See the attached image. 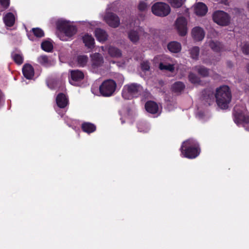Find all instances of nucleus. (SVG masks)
<instances>
[{
  "label": "nucleus",
  "mask_w": 249,
  "mask_h": 249,
  "mask_svg": "<svg viewBox=\"0 0 249 249\" xmlns=\"http://www.w3.org/2000/svg\"><path fill=\"white\" fill-rule=\"evenodd\" d=\"M180 151L181 157L193 159L199 155L201 148L199 143L196 140L189 139L182 143Z\"/></svg>",
  "instance_id": "nucleus-1"
},
{
  "label": "nucleus",
  "mask_w": 249,
  "mask_h": 249,
  "mask_svg": "<svg viewBox=\"0 0 249 249\" xmlns=\"http://www.w3.org/2000/svg\"><path fill=\"white\" fill-rule=\"evenodd\" d=\"M217 106L221 109L228 108L231 100V93L228 86L223 85L216 89L214 95Z\"/></svg>",
  "instance_id": "nucleus-2"
},
{
  "label": "nucleus",
  "mask_w": 249,
  "mask_h": 249,
  "mask_svg": "<svg viewBox=\"0 0 249 249\" xmlns=\"http://www.w3.org/2000/svg\"><path fill=\"white\" fill-rule=\"evenodd\" d=\"M143 90L142 87L136 83L126 84L123 87L122 95L125 100H131L141 95Z\"/></svg>",
  "instance_id": "nucleus-3"
},
{
  "label": "nucleus",
  "mask_w": 249,
  "mask_h": 249,
  "mask_svg": "<svg viewBox=\"0 0 249 249\" xmlns=\"http://www.w3.org/2000/svg\"><path fill=\"white\" fill-rule=\"evenodd\" d=\"M117 87L116 82L112 79H107L103 82L99 87V91L104 97H109L114 93Z\"/></svg>",
  "instance_id": "nucleus-4"
},
{
  "label": "nucleus",
  "mask_w": 249,
  "mask_h": 249,
  "mask_svg": "<svg viewBox=\"0 0 249 249\" xmlns=\"http://www.w3.org/2000/svg\"><path fill=\"white\" fill-rule=\"evenodd\" d=\"M56 28L69 37L74 36L77 31L76 26L71 25L69 22L65 20H58L56 22Z\"/></svg>",
  "instance_id": "nucleus-5"
},
{
  "label": "nucleus",
  "mask_w": 249,
  "mask_h": 249,
  "mask_svg": "<svg viewBox=\"0 0 249 249\" xmlns=\"http://www.w3.org/2000/svg\"><path fill=\"white\" fill-rule=\"evenodd\" d=\"M213 19L215 23L221 26H228L231 22L230 16L221 10L216 11L213 13Z\"/></svg>",
  "instance_id": "nucleus-6"
},
{
  "label": "nucleus",
  "mask_w": 249,
  "mask_h": 249,
  "mask_svg": "<svg viewBox=\"0 0 249 249\" xmlns=\"http://www.w3.org/2000/svg\"><path fill=\"white\" fill-rule=\"evenodd\" d=\"M171 9L169 5L165 3L156 2L152 6V12L156 16L165 17L170 12Z\"/></svg>",
  "instance_id": "nucleus-7"
},
{
  "label": "nucleus",
  "mask_w": 249,
  "mask_h": 249,
  "mask_svg": "<svg viewBox=\"0 0 249 249\" xmlns=\"http://www.w3.org/2000/svg\"><path fill=\"white\" fill-rule=\"evenodd\" d=\"M234 121L236 124H249V116L239 109V107L236 105L233 108Z\"/></svg>",
  "instance_id": "nucleus-8"
},
{
  "label": "nucleus",
  "mask_w": 249,
  "mask_h": 249,
  "mask_svg": "<svg viewBox=\"0 0 249 249\" xmlns=\"http://www.w3.org/2000/svg\"><path fill=\"white\" fill-rule=\"evenodd\" d=\"M104 20L108 26L113 28L118 27L120 24L119 17L112 12L107 13L104 17Z\"/></svg>",
  "instance_id": "nucleus-9"
},
{
  "label": "nucleus",
  "mask_w": 249,
  "mask_h": 249,
  "mask_svg": "<svg viewBox=\"0 0 249 249\" xmlns=\"http://www.w3.org/2000/svg\"><path fill=\"white\" fill-rule=\"evenodd\" d=\"M187 21L183 17L178 18L176 21V26L178 34L180 36H185L187 33Z\"/></svg>",
  "instance_id": "nucleus-10"
},
{
  "label": "nucleus",
  "mask_w": 249,
  "mask_h": 249,
  "mask_svg": "<svg viewBox=\"0 0 249 249\" xmlns=\"http://www.w3.org/2000/svg\"><path fill=\"white\" fill-rule=\"evenodd\" d=\"M55 102L57 106L60 108L64 109L66 108L69 104V100L68 97L63 93H59L55 99Z\"/></svg>",
  "instance_id": "nucleus-11"
},
{
  "label": "nucleus",
  "mask_w": 249,
  "mask_h": 249,
  "mask_svg": "<svg viewBox=\"0 0 249 249\" xmlns=\"http://www.w3.org/2000/svg\"><path fill=\"white\" fill-rule=\"evenodd\" d=\"M84 78V73L80 70L71 71V79L70 82L71 85H75L76 82L82 81Z\"/></svg>",
  "instance_id": "nucleus-12"
},
{
  "label": "nucleus",
  "mask_w": 249,
  "mask_h": 249,
  "mask_svg": "<svg viewBox=\"0 0 249 249\" xmlns=\"http://www.w3.org/2000/svg\"><path fill=\"white\" fill-rule=\"evenodd\" d=\"M192 35L195 40L199 41L204 38L205 32L202 28L196 27L192 29Z\"/></svg>",
  "instance_id": "nucleus-13"
},
{
  "label": "nucleus",
  "mask_w": 249,
  "mask_h": 249,
  "mask_svg": "<svg viewBox=\"0 0 249 249\" xmlns=\"http://www.w3.org/2000/svg\"><path fill=\"white\" fill-rule=\"evenodd\" d=\"M91 65L93 68L100 67L104 63V59L99 53H94L91 55Z\"/></svg>",
  "instance_id": "nucleus-14"
},
{
  "label": "nucleus",
  "mask_w": 249,
  "mask_h": 249,
  "mask_svg": "<svg viewBox=\"0 0 249 249\" xmlns=\"http://www.w3.org/2000/svg\"><path fill=\"white\" fill-rule=\"evenodd\" d=\"M22 73L26 79H31L34 76V69L31 64H25L22 68Z\"/></svg>",
  "instance_id": "nucleus-15"
},
{
  "label": "nucleus",
  "mask_w": 249,
  "mask_h": 249,
  "mask_svg": "<svg viewBox=\"0 0 249 249\" xmlns=\"http://www.w3.org/2000/svg\"><path fill=\"white\" fill-rule=\"evenodd\" d=\"M145 108L148 112L153 114L157 113L159 110L158 104L153 101H147L145 104Z\"/></svg>",
  "instance_id": "nucleus-16"
},
{
  "label": "nucleus",
  "mask_w": 249,
  "mask_h": 249,
  "mask_svg": "<svg viewBox=\"0 0 249 249\" xmlns=\"http://www.w3.org/2000/svg\"><path fill=\"white\" fill-rule=\"evenodd\" d=\"M207 12V6L202 2L197 3L195 7V12L197 16H203L206 14Z\"/></svg>",
  "instance_id": "nucleus-17"
},
{
  "label": "nucleus",
  "mask_w": 249,
  "mask_h": 249,
  "mask_svg": "<svg viewBox=\"0 0 249 249\" xmlns=\"http://www.w3.org/2000/svg\"><path fill=\"white\" fill-rule=\"evenodd\" d=\"M214 95L215 94H214L213 92L211 89H205L203 90L202 92V100L208 103L210 105L211 102L214 100Z\"/></svg>",
  "instance_id": "nucleus-18"
},
{
  "label": "nucleus",
  "mask_w": 249,
  "mask_h": 249,
  "mask_svg": "<svg viewBox=\"0 0 249 249\" xmlns=\"http://www.w3.org/2000/svg\"><path fill=\"white\" fill-rule=\"evenodd\" d=\"M81 129L83 132L88 134H90L95 131L96 126L92 123L89 122H84L81 124Z\"/></svg>",
  "instance_id": "nucleus-19"
},
{
  "label": "nucleus",
  "mask_w": 249,
  "mask_h": 249,
  "mask_svg": "<svg viewBox=\"0 0 249 249\" xmlns=\"http://www.w3.org/2000/svg\"><path fill=\"white\" fill-rule=\"evenodd\" d=\"M95 36L97 39L100 42L106 41L108 37L107 32L101 28L96 29L95 30Z\"/></svg>",
  "instance_id": "nucleus-20"
},
{
  "label": "nucleus",
  "mask_w": 249,
  "mask_h": 249,
  "mask_svg": "<svg viewBox=\"0 0 249 249\" xmlns=\"http://www.w3.org/2000/svg\"><path fill=\"white\" fill-rule=\"evenodd\" d=\"M169 51L173 53H178L181 50V45L177 41H171L167 45Z\"/></svg>",
  "instance_id": "nucleus-21"
},
{
  "label": "nucleus",
  "mask_w": 249,
  "mask_h": 249,
  "mask_svg": "<svg viewBox=\"0 0 249 249\" xmlns=\"http://www.w3.org/2000/svg\"><path fill=\"white\" fill-rule=\"evenodd\" d=\"M3 21L6 26L9 27L13 26L15 22L14 15L11 12L7 13L3 17Z\"/></svg>",
  "instance_id": "nucleus-22"
},
{
  "label": "nucleus",
  "mask_w": 249,
  "mask_h": 249,
  "mask_svg": "<svg viewBox=\"0 0 249 249\" xmlns=\"http://www.w3.org/2000/svg\"><path fill=\"white\" fill-rule=\"evenodd\" d=\"M83 41L85 45L88 48H93L94 45V39L89 34H86L83 36Z\"/></svg>",
  "instance_id": "nucleus-23"
},
{
  "label": "nucleus",
  "mask_w": 249,
  "mask_h": 249,
  "mask_svg": "<svg viewBox=\"0 0 249 249\" xmlns=\"http://www.w3.org/2000/svg\"><path fill=\"white\" fill-rule=\"evenodd\" d=\"M185 86L184 83L180 81L176 82L171 87L172 91L176 93H180L185 89Z\"/></svg>",
  "instance_id": "nucleus-24"
},
{
  "label": "nucleus",
  "mask_w": 249,
  "mask_h": 249,
  "mask_svg": "<svg viewBox=\"0 0 249 249\" xmlns=\"http://www.w3.org/2000/svg\"><path fill=\"white\" fill-rule=\"evenodd\" d=\"M209 45L214 52L219 53L224 50L223 45L220 42L212 40L210 42Z\"/></svg>",
  "instance_id": "nucleus-25"
},
{
  "label": "nucleus",
  "mask_w": 249,
  "mask_h": 249,
  "mask_svg": "<svg viewBox=\"0 0 249 249\" xmlns=\"http://www.w3.org/2000/svg\"><path fill=\"white\" fill-rule=\"evenodd\" d=\"M108 53L112 57H120L122 56V51L118 48L114 46H109L108 49Z\"/></svg>",
  "instance_id": "nucleus-26"
},
{
  "label": "nucleus",
  "mask_w": 249,
  "mask_h": 249,
  "mask_svg": "<svg viewBox=\"0 0 249 249\" xmlns=\"http://www.w3.org/2000/svg\"><path fill=\"white\" fill-rule=\"evenodd\" d=\"M195 70L203 77H206L209 75L210 70L203 66H196Z\"/></svg>",
  "instance_id": "nucleus-27"
},
{
  "label": "nucleus",
  "mask_w": 249,
  "mask_h": 249,
  "mask_svg": "<svg viewBox=\"0 0 249 249\" xmlns=\"http://www.w3.org/2000/svg\"><path fill=\"white\" fill-rule=\"evenodd\" d=\"M128 37L130 40L134 44L137 43L140 39L139 33L134 30H131L128 32Z\"/></svg>",
  "instance_id": "nucleus-28"
},
{
  "label": "nucleus",
  "mask_w": 249,
  "mask_h": 249,
  "mask_svg": "<svg viewBox=\"0 0 249 249\" xmlns=\"http://www.w3.org/2000/svg\"><path fill=\"white\" fill-rule=\"evenodd\" d=\"M89 60V58L86 55H79L76 57V61L79 67H85Z\"/></svg>",
  "instance_id": "nucleus-29"
},
{
  "label": "nucleus",
  "mask_w": 249,
  "mask_h": 249,
  "mask_svg": "<svg viewBox=\"0 0 249 249\" xmlns=\"http://www.w3.org/2000/svg\"><path fill=\"white\" fill-rule=\"evenodd\" d=\"M199 48L197 46H194L191 48L189 50L190 57L195 60H198L199 54Z\"/></svg>",
  "instance_id": "nucleus-30"
},
{
  "label": "nucleus",
  "mask_w": 249,
  "mask_h": 249,
  "mask_svg": "<svg viewBox=\"0 0 249 249\" xmlns=\"http://www.w3.org/2000/svg\"><path fill=\"white\" fill-rule=\"evenodd\" d=\"M11 57L14 61L18 65H21L23 62V56L21 54L12 53Z\"/></svg>",
  "instance_id": "nucleus-31"
},
{
  "label": "nucleus",
  "mask_w": 249,
  "mask_h": 249,
  "mask_svg": "<svg viewBox=\"0 0 249 249\" xmlns=\"http://www.w3.org/2000/svg\"><path fill=\"white\" fill-rule=\"evenodd\" d=\"M38 62L44 66H48L51 64V61L48 56L42 55L37 58Z\"/></svg>",
  "instance_id": "nucleus-32"
},
{
  "label": "nucleus",
  "mask_w": 249,
  "mask_h": 249,
  "mask_svg": "<svg viewBox=\"0 0 249 249\" xmlns=\"http://www.w3.org/2000/svg\"><path fill=\"white\" fill-rule=\"evenodd\" d=\"M43 50L47 52H51L53 49L52 43L49 41H43L41 44Z\"/></svg>",
  "instance_id": "nucleus-33"
},
{
  "label": "nucleus",
  "mask_w": 249,
  "mask_h": 249,
  "mask_svg": "<svg viewBox=\"0 0 249 249\" xmlns=\"http://www.w3.org/2000/svg\"><path fill=\"white\" fill-rule=\"evenodd\" d=\"M188 79L189 81L194 84H200L201 80L200 78L196 74L193 72H190L188 75Z\"/></svg>",
  "instance_id": "nucleus-34"
},
{
  "label": "nucleus",
  "mask_w": 249,
  "mask_h": 249,
  "mask_svg": "<svg viewBox=\"0 0 249 249\" xmlns=\"http://www.w3.org/2000/svg\"><path fill=\"white\" fill-rule=\"evenodd\" d=\"M32 33L33 35L38 38H41L44 36V31L39 28H34L30 31V34Z\"/></svg>",
  "instance_id": "nucleus-35"
},
{
  "label": "nucleus",
  "mask_w": 249,
  "mask_h": 249,
  "mask_svg": "<svg viewBox=\"0 0 249 249\" xmlns=\"http://www.w3.org/2000/svg\"><path fill=\"white\" fill-rule=\"evenodd\" d=\"M167 1L174 8H179L183 4L182 0H167Z\"/></svg>",
  "instance_id": "nucleus-36"
},
{
  "label": "nucleus",
  "mask_w": 249,
  "mask_h": 249,
  "mask_svg": "<svg viewBox=\"0 0 249 249\" xmlns=\"http://www.w3.org/2000/svg\"><path fill=\"white\" fill-rule=\"evenodd\" d=\"M10 5V0H0V12L7 9Z\"/></svg>",
  "instance_id": "nucleus-37"
},
{
  "label": "nucleus",
  "mask_w": 249,
  "mask_h": 249,
  "mask_svg": "<svg viewBox=\"0 0 249 249\" xmlns=\"http://www.w3.org/2000/svg\"><path fill=\"white\" fill-rule=\"evenodd\" d=\"M159 68L161 70H167L170 71H173L174 70V67L173 65H164L162 63L160 64Z\"/></svg>",
  "instance_id": "nucleus-38"
},
{
  "label": "nucleus",
  "mask_w": 249,
  "mask_h": 249,
  "mask_svg": "<svg viewBox=\"0 0 249 249\" xmlns=\"http://www.w3.org/2000/svg\"><path fill=\"white\" fill-rule=\"evenodd\" d=\"M141 69L143 71H147L150 69L149 63L148 61H143L141 63Z\"/></svg>",
  "instance_id": "nucleus-39"
},
{
  "label": "nucleus",
  "mask_w": 249,
  "mask_h": 249,
  "mask_svg": "<svg viewBox=\"0 0 249 249\" xmlns=\"http://www.w3.org/2000/svg\"><path fill=\"white\" fill-rule=\"evenodd\" d=\"M243 53L245 54H249V43H245L242 48Z\"/></svg>",
  "instance_id": "nucleus-40"
},
{
  "label": "nucleus",
  "mask_w": 249,
  "mask_h": 249,
  "mask_svg": "<svg viewBox=\"0 0 249 249\" xmlns=\"http://www.w3.org/2000/svg\"><path fill=\"white\" fill-rule=\"evenodd\" d=\"M147 5L144 2H141L138 5V9L140 11H143L146 9Z\"/></svg>",
  "instance_id": "nucleus-41"
},
{
  "label": "nucleus",
  "mask_w": 249,
  "mask_h": 249,
  "mask_svg": "<svg viewBox=\"0 0 249 249\" xmlns=\"http://www.w3.org/2000/svg\"><path fill=\"white\" fill-rule=\"evenodd\" d=\"M227 65L229 67H231L232 66V64L231 63V61H228L227 62Z\"/></svg>",
  "instance_id": "nucleus-42"
},
{
  "label": "nucleus",
  "mask_w": 249,
  "mask_h": 249,
  "mask_svg": "<svg viewBox=\"0 0 249 249\" xmlns=\"http://www.w3.org/2000/svg\"><path fill=\"white\" fill-rule=\"evenodd\" d=\"M247 70H248V72L249 73V64L247 65Z\"/></svg>",
  "instance_id": "nucleus-43"
},
{
  "label": "nucleus",
  "mask_w": 249,
  "mask_h": 249,
  "mask_svg": "<svg viewBox=\"0 0 249 249\" xmlns=\"http://www.w3.org/2000/svg\"><path fill=\"white\" fill-rule=\"evenodd\" d=\"M28 36L30 40H33V39L31 38V35H28Z\"/></svg>",
  "instance_id": "nucleus-44"
},
{
  "label": "nucleus",
  "mask_w": 249,
  "mask_h": 249,
  "mask_svg": "<svg viewBox=\"0 0 249 249\" xmlns=\"http://www.w3.org/2000/svg\"><path fill=\"white\" fill-rule=\"evenodd\" d=\"M247 129L249 131V127L247 128Z\"/></svg>",
  "instance_id": "nucleus-45"
}]
</instances>
